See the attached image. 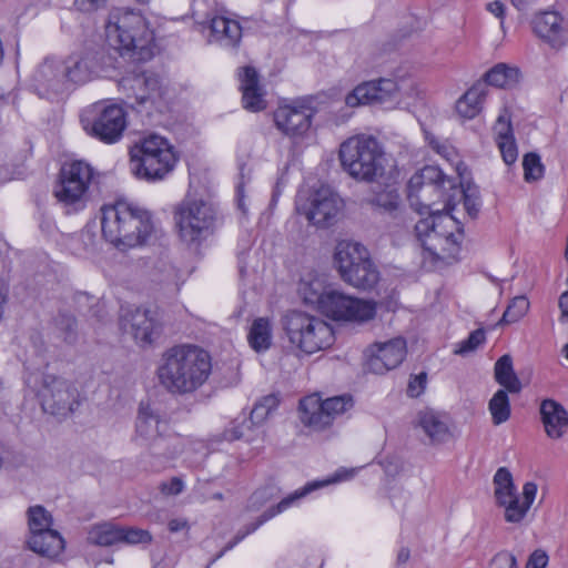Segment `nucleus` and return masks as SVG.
<instances>
[{
  "label": "nucleus",
  "instance_id": "nucleus-1",
  "mask_svg": "<svg viewBox=\"0 0 568 568\" xmlns=\"http://www.w3.org/2000/svg\"><path fill=\"white\" fill-rule=\"evenodd\" d=\"M212 372L210 354L192 344L168 348L156 374L160 384L172 394H189L200 388Z\"/></svg>",
  "mask_w": 568,
  "mask_h": 568
},
{
  "label": "nucleus",
  "instance_id": "nucleus-2",
  "mask_svg": "<svg viewBox=\"0 0 568 568\" xmlns=\"http://www.w3.org/2000/svg\"><path fill=\"white\" fill-rule=\"evenodd\" d=\"M101 230L108 242L124 251L145 244L154 223L148 210L118 201L101 209Z\"/></svg>",
  "mask_w": 568,
  "mask_h": 568
},
{
  "label": "nucleus",
  "instance_id": "nucleus-3",
  "mask_svg": "<svg viewBox=\"0 0 568 568\" xmlns=\"http://www.w3.org/2000/svg\"><path fill=\"white\" fill-rule=\"evenodd\" d=\"M105 33L110 45L133 62L148 61L154 55V33L139 11L111 9Z\"/></svg>",
  "mask_w": 568,
  "mask_h": 568
},
{
  "label": "nucleus",
  "instance_id": "nucleus-4",
  "mask_svg": "<svg viewBox=\"0 0 568 568\" xmlns=\"http://www.w3.org/2000/svg\"><path fill=\"white\" fill-rule=\"evenodd\" d=\"M166 428V422L158 412L149 404H140L134 440L148 448V453L142 456L145 469L158 471L164 467L166 460L181 453L180 438L165 436Z\"/></svg>",
  "mask_w": 568,
  "mask_h": 568
},
{
  "label": "nucleus",
  "instance_id": "nucleus-5",
  "mask_svg": "<svg viewBox=\"0 0 568 568\" xmlns=\"http://www.w3.org/2000/svg\"><path fill=\"white\" fill-rule=\"evenodd\" d=\"M342 168L353 179L374 182L385 173V154L379 142L369 135H355L339 146Z\"/></svg>",
  "mask_w": 568,
  "mask_h": 568
},
{
  "label": "nucleus",
  "instance_id": "nucleus-6",
  "mask_svg": "<svg viewBox=\"0 0 568 568\" xmlns=\"http://www.w3.org/2000/svg\"><path fill=\"white\" fill-rule=\"evenodd\" d=\"M281 325L290 344L306 355L324 351L335 342L333 327L327 322L303 311L286 312Z\"/></svg>",
  "mask_w": 568,
  "mask_h": 568
},
{
  "label": "nucleus",
  "instance_id": "nucleus-7",
  "mask_svg": "<svg viewBox=\"0 0 568 568\" xmlns=\"http://www.w3.org/2000/svg\"><path fill=\"white\" fill-rule=\"evenodd\" d=\"M454 226L453 217L442 213H433L416 223L415 231L422 242L425 261L450 264L457 260L459 245L452 231Z\"/></svg>",
  "mask_w": 568,
  "mask_h": 568
},
{
  "label": "nucleus",
  "instance_id": "nucleus-8",
  "mask_svg": "<svg viewBox=\"0 0 568 568\" xmlns=\"http://www.w3.org/2000/svg\"><path fill=\"white\" fill-rule=\"evenodd\" d=\"M131 171L141 180L156 182L171 173L178 158L173 145L156 134L144 138L131 151Z\"/></svg>",
  "mask_w": 568,
  "mask_h": 568
},
{
  "label": "nucleus",
  "instance_id": "nucleus-9",
  "mask_svg": "<svg viewBox=\"0 0 568 568\" xmlns=\"http://www.w3.org/2000/svg\"><path fill=\"white\" fill-rule=\"evenodd\" d=\"M334 264L342 280L356 288L372 290L379 281V272L367 248L357 242H338Z\"/></svg>",
  "mask_w": 568,
  "mask_h": 568
},
{
  "label": "nucleus",
  "instance_id": "nucleus-10",
  "mask_svg": "<svg viewBox=\"0 0 568 568\" xmlns=\"http://www.w3.org/2000/svg\"><path fill=\"white\" fill-rule=\"evenodd\" d=\"M179 239L189 247L197 248L212 233L214 212L202 200L185 199L173 211Z\"/></svg>",
  "mask_w": 568,
  "mask_h": 568
},
{
  "label": "nucleus",
  "instance_id": "nucleus-11",
  "mask_svg": "<svg viewBox=\"0 0 568 568\" xmlns=\"http://www.w3.org/2000/svg\"><path fill=\"white\" fill-rule=\"evenodd\" d=\"M83 130L106 144L120 141L126 129V114L122 106L98 102L81 114Z\"/></svg>",
  "mask_w": 568,
  "mask_h": 568
},
{
  "label": "nucleus",
  "instance_id": "nucleus-12",
  "mask_svg": "<svg viewBox=\"0 0 568 568\" xmlns=\"http://www.w3.org/2000/svg\"><path fill=\"white\" fill-rule=\"evenodd\" d=\"M494 486L496 503L505 508V520L513 524L520 523L535 500L537 485L527 481L523 487L520 501L510 471L506 467H500L494 476Z\"/></svg>",
  "mask_w": 568,
  "mask_h": 568
},
{
  "label": "nucleus",
  "instance_id": "nucleus-13",
  "mask_svg": "<svg viewBox=\"0 0 568 568\" xmlns=\"http://www.w3.org/2000/svg\"><path fill=\"white\" fill-rule=\"evenodd\" d=\"M93 179V169L83 161L65 163L59 174L54 196L65 206L82 209L88 199V190Z\"/></svg>",
  "mask_w": 568,
  "mask_h": 568
},
{
  "label": "nucleus",
  "instance_id": "nucleus-14",
  "mask_svg": "<svg viewBox=\"0 0 568 568\" xmlns=\"http://www.w3.org/2000/svg\"><path fill=\"white\" fill-rule=\"evenodd\" d=\"M52 524L53 518L44 507L37 505L28 509L29 549L49 558H55L62 552L64 540L57 530L51 528Z\"/></svg>",
  "mask_w": 568,
  "mask_h": 568
},
{
  "label": "nucleus",
  "instance_id": "nucleus-15",
  "mask_svg": "<svg viewBox=\"0 0 568 568\" xmlns=\"http://www.w3.org/2000/svg\"><path fill=\"white\" fill-rule=\"evenodd\" d=\"M38 397L45 413L63 418L80 405L78 388L68 379L54 375L43 376Z\"/></svg>",
  "mask_w": 568,
  "mask_h": 568
},
{
  "label": "nucleus",
  "instance_id": "nucleus-16",
  "mask_svg": "<svg viewBox=\"0 0 568 568\" xmlns=\"http://www.w3.org/2000/svg\"><path fill=\"white\" fill-rule=\"evenodd\" d=\"M318 312L335 321L366 322L376 314V304L363 301L331 287Z\"/></svg>",
  "mask_w": 568,
  "mask_h": 568
},
{
  "label": "nucleus",
  "instance_id": "nucleus-17",
  "mask_svg": "<svg viewBox=\"0 0 568 568\" xmlns=\"http://www.w3.org/2000/svg\"><path fill=\"white\" fill-rule=\"evenodd\" d=\"M446 179L442 170L433 165L424 166L407 183V197L412 206L432 210L444 195L443 185Z\"/></svg>",
  "mask_w": 568,
  "mask_h": 568
},
{
  "label": "nucleus",
  "instance_id": "nucleus-18",
  "mask_svg": "<svg viewBox=\"0 0 568 568\" xmlns=\"http://www.w3.org/2000/svg\"><path fill=\"white\" fill-rule=\"evenodd\" d=\"M399 90L400 87L396 80L381 78L358 84L346 95L345 103L349 108H356L362 104L396 102L398 101Z\"/></svg>",
  "mask_w": 568,
  "mask_h": 568
},
{
  "label": "nucleus",
  "instance_id": "nucleus-19",
  "mask_svg": "<svg viewBox=\"0 0 568 568\" xmlns=\"http://www.w3.org/2000/svg\"><path fill=\"white\" fill-rule=\"evenodd\" d=\"M406 352V342L402 337L375 343L366 351V367L374 374H385L402 364Z\"/></svg>",
  "mask_w": 568,
  "mask_h": 568
},
{
  "label": "nucleus",
  "instance_id": "nucleus-20",
  "mask_svg": "<svg viewBox=\"0 0 568 568\" xmlns=\"http://www.w3.org/2000/svg\"><path fill=\"white\" fill-rule=\"evenodd\" d=\"M342 206V200L333 190L321 186L310 196L304 214L313 225L326 227L333 224Z\"/></svg>",
  "mask_w": 568,
  "mask_h": 568
},
{
  "label": "nucleus",
  "instance_id": "nucleus-21",
  "mask_svg": "<svg viewBox=\"0 0 568 568\" xmlns=\"http://www.w3.org/2000/svg\"><path fill=\"white\" fill-rule=\"evenodd\" d=\"M338 479L333 478L325 481H314L307 484L302 489H298L294 491L292 495L287 496L286 498H283L276 506H273L265 510L254 523H251L246 525L243 529H240L234 538L215 556V558L212 560L215 561L216 559L221 558L226 551L231 550L235 545H237L240 541H242L247 535L254 532L260 526H262L265 521L273 518L275 515L284 511L287 509L291 505H293L294 501L301 499L302 497L306 496L308 493L315 490L316 488L323 487L331 483H336Z\"/></svg>",
  "mask_w": 568,
  "mask_h": 568
},
{
  "label": "nucleus",
  "instance_id": "nucleus-22",
  "mask_svg": "<svg viewBox=\"0 0 568 568\" xmlns=\"http://www.w3.org/2000/svg\"><path fill=\"white\" fill-rule=\"evenodd\" d=\"M312 109L305 105H282L274 112L276 128L285 135L294 138L305 134L312 121Z\"/></svg>",
  "mask_w": 568,
  "mask_h": 568
},
{
  "label": "nucleus",
  "instance_id": "nucleus-23",
  "mask_svg": "<svg viewBox=\"0 0 568 568\" xmlns=\"http://www.w3.org/2000/svg\"><path fill=\"white\" fill-rule=\"evenodd\" d=\"M123 327L141 345H151L161 334V325L155 314L149 310L136 308L123 318Z\"/></svg>",
  "mask_w": 568,
  "mask_h": 568
},
{
  "label": "nucleus",
  "instance_id": "nucleus-24",
  "mask_svg": "<svg viewBox=\"0 0 568 568\" xmlns=\"http://www.w3.org/2000/svg\"><path fill=\"white\" fill-rule=\"evenodd\" d=\"M535 34L554 48L561 47L568 38L564 18L555 11H545L532 19Z\"/></svg>",
  "mask_w": 568,
  "mask_h": 568
},
{
  "label": "nucleus",
  "instance_id": "nucleus-25",
  "mask_svg": "<svg viewBox=\"0 0 568 568\" xmlns=\"http://www.w3.org/2000/svg\"><path fill=\"white\" fill-rule=\"evenodd\" d=\"M240 81L244 109L252 112L264 110L266 108L265 92L260 85L257 71L253 67L243 68Z\"/></svg>",
  "mask_w": 568,
  "mask_h": 568
},
{
  "label": "nucleus",
  "instance_id": "nucleus-26",
  "mask_svg": "<svg viewBox=\"0 0 568 568\" xmlns=\"http://www.w3.org/2000/svg\"><path fill=\"white\" fill-rule=\"evenodd\" d=\"M209 42L219 43L225 48H235L242 38V28L235 20L216 16L210 20Z\"/></svg>",
  "mask_w": 568,
  "mask_h": 568
},
{
  "label": "nucleus",
  "instance_id": "nucleus-27",
  "mask_svg": "<svg viewBox=\"0 0 568 568\" xmlns=\"http://www.w3.org/2000/svg\"><path fill=\"white\" fill-rule=\"evenodd\" d=\"M541 420L550 438H560L568 428V414L564 406L554 399H545L540 405Z\"/></svg>",
  "mask_w": 568,
  "mask_h": 568
},
{
  "label": "nucleus",
  "instance_id": "nucleus-28",
  "mask_svg": "<svg viewBox=\"0 0 568 568\" xmlns=\"http://www.w3.org/2000/svg\"><path fill=\"white\" fill-rule=\"evenodd\" d=\"M298 410L301 422L314 430H322L331 425L328 414L323 408L322 399L315 394L301 399Z\"/></svg>",
  "mask_w": 568,
  "mask_h": 568
},
{
  "label": "nucleus",
  "instance_id": "nucleus-29",
  "mask_svg": "<svg viewBox=\"0 0 568 568\" xmlns=\"http://www.w3.org/2000/svg\"><path fill=\"white\" fill-rule=\"evenodd\" d=\"M62 64L54 60H44L33 74L36 88L39 91H58L63 82Z\"/></svg>",
  "mask_w": 568,
  "mask_h": 568
},
{
  "label": "nucleus",
  "instance_id": "nucleus-30",
  "mask_svg": "<svg viewBox=\"0 0 568 568\" xmlns=\"http://www.w3.org/2000/svg\"><path fill=\"white\" fill-rule=\"evenodd\" d=\"M417 425L422 428L432 444H439L449 437L446 422L434 410H420L417 416Z\"/></svg>",
  "mask_w": 568,
  "mask_h": 568
},
{
  "label": "nucleus",
  "instance_id": "nucleus-31",
  "mask_svg": "<svg viewBox=\"0 0 568 568\" xmlns=\"http://www.w3.org/2000/svg\"><path fill=\"white\" fill-rule=\"evenodd\" d=\"M488 94L485 83H475L456 102V112L464 119H474L481 110Z\"/></svg>",
  "mask_w": 568,
  "mask_h": 568
},
{
  "label": "nucleus",
  "instance_id": "nucleus-32",
  "mask_svg": "<svg viewBox=\"0 0 568 568\" xmlns=\"http://www.w3.org/2000/svg\"><path fill=\"white\" fill-rule=\"evenodd\" d=\"M97 69L95 55L85 53L80 57H71L67 64L62 65L63 77L74 83H83L91 78Z\"/></svg>",
  "mask_w": 568,
  "mask_h": 568
},
{
  "label": "nucleus",
  "instance_id": "nucleus-33",
  "mask_svg": "<svg viewBox=\"0 0 568 568\" xmlns=\"http://www.w3.org/2000/svg\"><path fill=\"white\" fill-rule=\"evenodd\" d=\"M494 378L508 393L519 394L523 389V384L514 369L513 357L508 354L495 363Z\"/></svg>",
  "mask_w": 568,
  "mask_h": 568
},
{
  "label": "nucleus",
  "instance_id": "nucleus-34",
  "mask_svg": "<svg viewBox=\"0 0 568 568\" xmlns=\"http://www.w3.org/2000/svg\"><path fill=\"white\" fill-rule=\"evenodd\" d=\"M331 287V285H326L325 281L320 277L303 278L298 285V294L305 304L318 311Z\"/></svg>",
  "mask_w": 568,
  "mask_h": 568
},
{
  "label": "nucleus",
  "instance_id": "nucleus-35",
  "mask_svg": "<svg viewBox=\"0 0 568 568\" xmlns=\"http://www.w3.org/2000/svg\"><path fill=\"white\" fill-rule=\"evenodd\" d=\"M121 526L111 521L95 524L88 531V541L92 545L109 547L120 544Z\"/></svg>",
  "mask_w": 568,
  "mask_h": 568
},
{
  "label": "nucleus",
  "instance_id": "nucleus-36",
  "mask_svg": "<svg viewBox=\"0 0 568 568\" xmlns=\"http://www.w3.org/2000/svg\"><path fill=\"white\" fill-rule=\"evenodd\" d=\"M53 332L58 338L68 345L77 343L79 337L78 322L68 311H59L52 318Z\"/></svg>",
  "mask_w": 568,
  "mask_h": 568
},
{
  "label": "nucleus",
  "instance_id": "nucleus-37",
  "mask_svg": "<svg viewBox=\"0 0 568 568\" xmlns=\"http://www.w3.org/2000/svg\"><path fill=\"white\" fill-rule=\"evenodd\" d=\"M247 341L250 346L256 352H264L272 344V325L268 318L258 317L251 325Z\"/></svg>",
  "mask_w": 568,
  "mask_h": 568
},
{
  "label": "nucleus",
  "instance_id": "nucleus-38",
  "mask_svg": "<svg viewBox=\"0 0 568 568\" xmlns=\"http://www.w3.org/2000/svg\"><path fill=\"white\" fill-rule=\"evenodd\" d=\"M519 81V71L516 68H510L505 63H498L485 74L483 83L486 87L493 85L500 89H511Z\"/></svg>",
  "mask_w": 568,
  "mask_h": 568
},
{
  "label": "nucleus",
  "instance_id": "nucleus-39",
  "mask_svg": "<svg viewBox=\"0 0 568 568\" xmlns=\"http://www.w3.org/2000/svg\"><path fill=\"white\" fill-rule=\"evenodd\" d=\"M124 82L130 83V88L134 91L138 104L145 103L160 88L159 78L144 72L134 75L132 79H125Z\"/></svg>",
  "mask_w": 568,
  "mask_h": 568
},
{
  "label": "nucleus",
  "instance_id": "nucleus-40",
  "mask_svg": "<svg viewBox=\"0 0 568 568\" xmlns=\"http://www.w3.org/2000/svg\"><path fill=\"white\" fill-rule=\"evenodd\" d=\"M367 202L374 210L388 213L395 217L400 210V196L396 189H385L373 195Z\"/></svg>",
  "mask_w": 568,
  "mask_h": 568
},
{
  "label": "nucleus",
  "instance_id": "nucleus-41",
  "mask_svg": "<svg viewBox=\"0 0 568 568\" xmlns=\"http://www.w3.org/2000/svg\"><path fill=\"white\" fill-rule=\"evenodd\" d=\"M488 409L495 425L507 422L510 417V403L507 390L498 389L490 398Z\"/></svg>",
  "mask_w": 568,
  "mask_h": 568
},
{
  "label": "nucleus",
  "instance_id": "nucleus-42",
  "mask_svg": "<svg viewBox=\"0 0 568 568\" xmlns=\"http://www.w3.org/2000/svg\"><path fill=\"white\" fill-rule=\"evenodd\" d=\"M529 310V301L526 296H516L508 304L503 314L501 323L510 324L518 322Z\"/></svg>",
  "mask_w": 568,
  "mask_h": 568
},
{
  "label": "nucleus",
  "instance_id": "nucleus-43",
  "mask_svg": "<svg viewBox=\"0 0 568 568\" xmlns=\"http://www.w3.org/2000/svg\"><path fill=\"white\" fill-rule=\"evenodd\" d=\"M523 168L526 182L538 181L544 176L545 166L541 163L540 156L535 152L525 154Z\"/></svg>",
  "mask_w": 568,
  "mask_h": 568
},
{
  "label": "nucleus",
  "instance_id": "nucleus-44",
  "mask_svg": "<svg viewBox=\"0 0 568 568\" xmlns=\"http://www.w3.org/2000/svg\"><path fill=\"white\" fill-rule=\"evenodd\" d=\"M322 404L325 413L328 414V419L332 424L336 416L353 407V399L351 396L343 395L322 400Z\"/></svg>",
  "mask_w": 568,
  "mask_h": 568
},
{
  "label": "nucleus",
  "instance_id": "nucleus-45",
  "mask_svg": "<svg viewBox=\"0 0 568 568\" xmlns=\"http://www.w3.org/2000/svg\"><path fill=\"white\" fill-rule=\"evenodd\" d=\"M75 303L80 310L88 307V313L92 317H95L98 321L103 320L105 315V307L104 303L99 298L91 296L88 293H78L75 295Z\"/></svg>",
  "mask_w": 568,
  "mask_h": 568
},
{
  "label": "nucleus",
  "instance_id": "nucleus-46",
  "mask_svg": "<svg viewBox=\"0 0 568 568\" xmlns=\"http://www.w3.org/2000/svg\"><path fill=\"white\" fill-rule=\"evenodd\" d=\"M120 542L126 545L151 544L153 538L149 530L121 526Z\"/></svg>",
  "mask_w": 568,
  "mask_h": 568
},
{
  "label": "nucleus",
  "instance_id": "nucleus-47",
  "mask_svg": "<svg viewBox=\"0 0 568 568\" xmlns=\"http://www.w3.org/2000/svg\"><path fill=\"white\" fill-rule=\"evenodd\" d=\"M485 342V332L484 329H475L469 334V336L460 342L455 349V354L465 355L473 351H475L480 344Z\"/></svg>",
  "mask_w": 568,
  "mask_h": 568
},
{
  "label": "nucleus",
  "instance_id": "nucleus-48",
  "mask_svg": "<svg viewBox=\"0 0 568 568\" xmlns=\"http://www.w3.org/2000/svg\"><path fill=\"white\" fill-rule=\"evenodd\" d=\"M494 132L496 134V141L514 139L510 116H509L507 110H505L504 113H501L498 116V119L494 125Z\"/></svg>",
  "mask_w": 568,
  "mask_h": 568
},
{
  "label": "nucleus",
  "instance_id": "nucleus-49",
  "mask_svg": "<svg viewBox=\"0 0 568 568\" xmlns=\"http://www.w3.org/2000/svg\"><path fill=\"white\" fill-rule=\"evenodd\" d=\"M426 141L429 146L436 151L439 155H442L447 161H453L456 155L455 149L446 142H440L436 136L430 134L429 132L425 133Z\"/></svg>",
  "mask_w": 568,
  "mask_h": 568
},
{
  "label": "nucleus",
  "instance_id": "nucleus-50",
  "mask_svg": "<svg viewBox=\"0 0 568 568\" xmlns=\"http://www.w3.org/2000/svg\"><path fill=\"white\" fill-rule=\"evenodd\" d=\"M497 145L500 150L504 162L510 165L517 161L518 151L515 139L497 140Z\"/></svg>",
  "mask_w": 568,
  "mask_h": 568
},
{
  "label": "nucleus",
  "instance_id": "nucleus-51",
  "mask_svg": "<svg viewBox=\"0 0 568 568\" xmlns=\"http://www.w3.org/2000/svg\"><path fill=\"white\" fill-rule=\"evenodd\" d=\"M487 568H518L516 557L506 550L497 552Z\"/></svg>",
  "mask_w": 568,
  "mask_h": 568
},
{
  "label": "nucleus",
  "instance_id": "nucleus-52",
  "mask_svg": "<svg viewBox=\"0 0 568 568\" xmlns=\"http://www.w3.org/2000/svg\"><path fill=\"white\" fill-rule=\"evenodd\" d=\"M184 489V483L179 477H172L169 481L162 483L160 490L164 495H179Z\"/></svg>",
  "mask_w": 568,
  "mask_h": 568
},
{
  "label": "nucleus",
  "instance_id": "nucleus-53",
  "mask_svg": "<svg viewBox=\"0 0 568 568\" xmlns=\"http://www.w3.org/2000/svg\"><path fill=\"white\" fill-rule=\"evenodd\" d=\"M425 384H426V374L420 373L419 375H416L408 383L407 394L410 397H417L424 390Z\"/></svg>",
  "mask_w": 568,
  "mask_h": 568
},
{
  "label": "nucleus",
  "instance_id": "nucleus-54",
  "mask_svg": "<svg viewBox=\"0 0 568 568\" xmlns=\"http://www.w3.org/2000/svg\"><path fill=\"white\" fill-rule=\"evenodd\" d=\"M548 562V556L545 551L541 550H535L526 565V568H545Z\"/></svg>",
  "mask_w": 568,
  "mask_h": 568
},
{
  "label": "nucleus",
  "instance_id": "nucleus-55",
  "mask_svg": "<svg viewBox=\"0 0 568 568\" xmlns=\"http://www.w3.org/2000/svg\"><path fill=\"white\" fill-rule=\"evenodd\" d=\"M270 414L271 412H268L262 404L257 402L251 412L250 420L252 424L257 425L263 423Z\"/></svg>",
  "mask_w": 568,
  "mask_h": 568
},
{
  "label": "nucleus",
  "instance_id": "nucleus-56",
  "mask_svg": "<svg viewBox=\"0 0 568 568\" xmlns=\"http://www.w3.org/2000/svg\"><path fill=\"white\" fill-rule=\"evenodd\" d=\"M106 3V0H75V4L80 8L82 11H94L99 8L104 7Z\"/></svg>",
  "mask_w": 568,
  "mask_h": 568
},
{
  "label": "nucleus",
  "instance_id": "nucleus-57",
  "mask_svg": "<svg viewBox=\"0 0 568 568\" xmlns=\"http://www.w3.org/2000/svg\"><path fill=\"white\" fill-rule=\"evenodd\" d=\"M168 528L171 532H178L184 529H189V523L183 518H173L168 523Z\"/></svg>",
  "mask_w": 568,
  "mask_h": 568
},
{
  "label": "nucleus",
  "instance_id": "nucleus-58",
  "mask_svg": "<svg viewBox=\"0 0 568 568\" xmlns=\"http://www.w3.org/2000/svg\"><path fill=\"white\" fill-rule=\"evenodd\" d=\"M486 8L495 17H497L501 20L504 19L505 6L503 2L496 0V1L487 3Z\"/></svg>",
  "mask_w": 568,
  "mask_h": 568
},
{
  "label": "nucleus",
  "instance_id": "nucleus-59",
  "mask_svg": "<svg viewBox=\"0 0 568 568\" xmlns=\"http://www.w3.org/2000/svg\"><path fill=\"white\" fill-rule=\"evenodd\" d=\"M260 404H262L268 412H273L277 408L278 406V398L276 395H267V396H264L261 400H258Z\"/></svg>",
  "mask_w": 568,
  "mask_h": 568
},
{
  "label": "nucleus",
  "instance_id": "nucleus-60",
  "mask_svg": "<svg viewBox=\"0 0 568 568\" xmlns=\"http://www.w3.org/2000/svg\"><path fill=\"white\" fill-rule=\"evenodd\" d=\"M469 191V187L466 191H464V204L470 215H476L478 212V205L471 199V195L468 193Z\"/></svg>",
  "mask_w": 568,
  "mask_h": 568
},
{
  "label": "nucleus",
  "instance_id": "nucleus-61",
  "mask_svg": "<svg viewBox=\"0 0 568 568\" xmlns=\"http://www.w3.org/2000/svg\"><path fill=\"white\" fill-rule=\"evenodd\" d=\"M559 307L561 315L568 317V291L561 294L559 298Z\"/></svg>",
  "mask_w": 568,
  "mask_h": 568
},
{
  "label": "nucleus",
  "instance_id": "nucleus-62",
  "mask_svg": "<svg viewBox=\"0 0 568 568\" xmlns=\"http://www.w3.org/2000/svg\"><path fill=\"white\" fill-rule=\"evenodd\" d=\"M410 551L408 548L403 547L397 554V564L402 565L408 561Z\"/></svg>",
  "mask_w": 568,
  "mask_h": 568
},
{
  "label": "nucleus",
  "instance_id": "nucleus-63",
  "mask_svg": "<svg viewBox=\"0 0 568 568\" xmlns=\"http://www.w3.org/2000/svg\"><path fill=\"white\" fill-rule=\"evenodd\" d=\"M178 277V272L172 265H166V274L162 280L163 282H175Z\"/></svg>",
  "mask_w": 568,
  "mask_h": 568
},
{
  "label": "nucleus",
  "instance_id": "nucleus-64",
  "mask_svg": "<svg viewBox=\"0 0 568 568\" xmlns=\"http://www.w3.org/2000/svg\"><path fill=\"white\" fill-rule=\"evenodd\" d=\"M224 436L227 440H235L240 439L243 436V434L240 430H237V428L234 427L232 429H227Z\"/></svg>",
  "mask_w": 568,
  "mask_h": 568
}]
</instances>
